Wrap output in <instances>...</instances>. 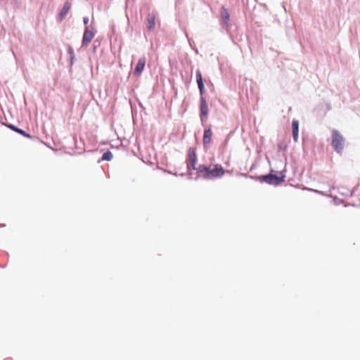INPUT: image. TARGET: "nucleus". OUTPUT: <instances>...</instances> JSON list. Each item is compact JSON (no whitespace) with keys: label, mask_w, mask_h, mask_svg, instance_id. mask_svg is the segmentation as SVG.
Segmentation results:
<instances>
[{"label":"nucleus","mask_w":360,"mask_h":360,"mask_svg":"<svg viewBox=\"0 0 360 360\" xmlns=\"http://www.w3.org/2000/svg\"><path fill=\"white\" fill-rule=\"evenodd\" d=\"M187 168L189 171L195 169V165L197 162V155L195 150L193 148H189L188 153Z\"/></svg>","instance_id":"7ed1b4c3"},{"label":"nucleus","mask_w":360,"mask_h":360,"mask_svg":"<svg viewBox=\"0 0 360 360\" xmlns=\"http://www.w3.org/2000/svg\"><path fill=\"white\" fill-rule=\"evenodd\" d=\"M112 154L110 151H107L103 154L102 160L105 161H110L112 159Z\"/></svg>","instance_id":"dca6fc26"},{"label":"nucleus","mask_w":360,"mask_h":360,"mask_svg":"<svg viewBox=\"0 0 360 360\" xmlns=\"http://www.w3.org/2000/svg\"><path fill=\"white\" fill-rule=\"evenodd\" d=\"M20 130H21L20 129L18 128V129L16 130V132L20 134Z\"/></svg>","instance_id":"5701e85b"},{"label":"nucleus","mask_w":360,"mask_h":360,"mask_svg":"<svg viewBox=\"0 0 360 360\" xmlns=\"http://www.w3.org/2000/svg\"><path fill=\"white\" fill-rule=\"evenodd\" d=\"M155 25V15L154 14H148L147 16V28L148 30L152 31L154 30Z\"/></svg>","instance_id":"f8f14e48"},{"label":"nucleus","mask_w":360,"mask_h":360,"mask_svg":"<svg viewBox=\"0 0 360 360\" xmlns=\"http://www.w3.org/2000/svg\"><path fill=\"white\" fill-rule=\"evenodd\" d=\"M338 191L342 196L352 197L354 194L353 191L343 186H338Z\"/></svg>","instance_id":"9b49d317"},{"label":"nucleus","mask_w":360,"mask_h":360,"mask_svg":"<svg viewBox=\"0 0 360 360\" xmlns=\"http://www.w3.org/2000/svg\"><path fill=\"white\" fill-rule=\"evenodd\" d=\"M208 115V107L205 99L203 97L200 98V119L203 121L204 117H207Z\"/></svg>","instance_id":"6e6552de"},{"label":"nucleus","mask_w":360,"mask_h":360,"mask_svg":"<svg viewBox=\"0 0 360 360\" xmlns=\"http://www.w3.org/2000/svg\"><path fill=\"white\" fill-rule=\"evenodd\" d=\"M71 8V4L70 2H65L63 9L60 12L58 15V20L59 21H62L63 19L65 18V16L67 15V13L69 12V11Z\"/></svg>","instance_id":"9d476101"},{"label":"nucleus","mask_w":360,"mask_h":360,"mask_svg":"<svg viewBox=\"0 0 360 360\" xmlns=\"http://www.w3.org/2000/svg\"><path fill=\"white\" fill-rule=\"evenodd\" d=\"M7 127H8L9 129H11V130H13V131H15V132H16V130L18 129V127H15V125L11 124H8V125H7Z\"/></svg>","instance_id":"aec40b11"},{"label":"nucleus","mask_w":360,"mask_h":360,"mask_svg":"<svg viewBox=\"0 0 360 360\" xmlns=\"http://www.w3.org/2000/svg\"><path fill=\"white\" fill-rule=\"evenodd\" d=\"M278 148L281 150H283L285 149V146H283V144H281V143L278 145Z\"/></svg>","instance_id":"412c9836"},{"label":"nucleus","mask_w":360,"mask_h":360,"mask_svg":"<svg viewBox=\"0 0 360 360\" xmlns=\"http://www.w3.org/2000/svg\"><path fill=\"white\" fill-rule=\"evenodd\" d=\"M145 65H146V58L144 57L141 58L139 60V61L134 68V75H135L136 77H139L144 70Z\"/></svg>","instance_id":"39448f33"},{"label":"nucleus","mask_w":360,"mask_h":360,"mask_svg":"<svg viewBox=\"0 0 360 360\" xmlns=\"http://www.w3.org/2000/svg\"><path fill=\"white\" fill-rule=\"evenodd\" d=\"M196 82L198 85L203 84L202 76L200 71H197L196 72Z\"/></svg>","instance_id":"f3484780"},{"label":"nucleus","mask_w":360,"mask_h":360,"mask_svg":"<svg viewBox=\"0 0 360 360\" xmlns=\"http://www.w3.org/2000/svg\"><path fill=\"white\" fill-rule=\"evenodd\" d=\"M212 131L210 128L205 129L203 133V143L205 146L210 143Z\"/></svg>","instance_id":"4468645a"},{"label":"nucleus","mask_w":360,"mask_h":360,"mask_svg":"<svg viewBox=\"0 0 360 360\" xmlns=\"http://www.w3.org/2000/svg\"><path fill=\"white\" fill-rule=\"evenodd\" d=\"M89 22V18L87 17L84 18V23L87 25Z\"/></svg>","instance_id":"4be33fe9"},{"label":"nucleus","mask_w":360,"mask_h":360,"mask_svg":"<svg viewBox=\"0 0 360 360\" xmlns=\"http://www.w3.org/2000/svg\"><path fill=\"white\" fill-rule=\"evenodd\" d=\"M195 170H196L198 173L201 174L204 179H210V167L205 165H200L198 167H195Z\"/></svg>","instance_id":"423d86ee"},{"label":"nucleus","mask_w":360,"mask_h":360,"mask_svg":"<svg viewBox=\"0 0 360 360\" xmlns=\"http://www.w3.org/2000/svg\"><path fill=\"white\" fill-rule=\"evenodd\" d=\"M198 87L199 89L200 94L202 95L204 93V91H205L204 84H198Z\"/></svg>","instance_id":"6ab92c4d"},{"label":"nucleus","mask_w":360,"mask_h":360,"mask_svg":"<svg viewBox=\"0 0 360 360\" xmlns=\"http://www.w3.org/2000/svg\"><path fill=\"white\" fill-rule=\"evenodd\" d=\"M20 134L22 135L25 137H27L28 139H32V136L29 134H27L26 131H23L22 129L20 130Z\"/></svg>","instance_id":"a211bd4d"},{"label":"nucleus","mask_w":360,"mask_h":360,"mask_svg":"<svg viewBox=\"0 0 360 360\" xmlns=\"http://www.w3.org/2000/svg\"><path fill=\"white\" fill-rule=\"evenodd\" d=\"M316 193H318L321 195H325L323 191L315 190ZM327 197H330L333 198V201L335 205H338L340 204H342L344 202V200L342 199L338 198L337 196H333L331 195H326Z\"/></svg>","instance_id":"2eb2a0df"},{"label":"nucleus","mask_w":360,"mask_h":360,"mask_svg":"<svg viewBox=\"0 0 360 360\" xmlns=\"http://www.w3.org/2000/svg\"><path fill=\"white\" fill-rule=\"evenodd\" d=\"M94 37V33L92 31L88 30V28H86L83 34L82 45L84 46H87L89 44V43L92 41Z\"/></svg>","instance_id":"0eeeda50"},{"label":"nucleus","mask_w":360,"mask_h":360,"mask_svg":"<svg viewBox=\"0 0 360 360\" xmlns=\"http://www.w3.org/2000/svg\"><path fill=\"white\" fill-rule=\"evenodd\" d=\"M292 132L294 140L296 141L299 134V121L293 120L292 122Z\"/></svg>","instance_id":"ddd939ff"},{"label":"nucleus","mask_w":360,"mask_h":360,"mask_svg":"<svg viewBox=\"0 0 360 360\" xmlns=\"http://www.w3.org/2000/svg\"><path fill=\"white\" fill-rule=\"evenodd\" d=\"M224 174V168L219 165H216L213 169L210 168V179L213 178L221 177Z\"/></svg>","instance_id":"20e7f679"},{"label":"nucleus","mask_w":360,"mask_h":360,"mask_svg":"<svg viewBox=\"0 0 360 360\" xmlns=\"http://www.w3.org/2000/svg\"><path fill=\"white\" fill-rule=\"evenodd\" d=\"M285 177V176L283 174L282 172L278 175V174L274 173V170L271 169L270 173L259 176V179L262 182L276 186L281 184L284 181Z\"/></svg>","instance_id":"f257e3e1"},{"label":"nucleus","mask_w":360,"mask_h":360,"mask_svg":"<svg viewBox=\"0 0 360 360\" xmlns=\"http://www.w3.org/2000/svg\"><path fill=\"white\" fill-rule=\"evenodd\" d=\"M332 146L338 153H340L344 148V139L336 130H333L332 133Z\"/></svg>","instance_id":"f03ea898"},{"label":"nucleus","mask_w":360,"mask_h":360,"mask_svg":"<svg viewBox=\"0 0 360 360\" xmlns=\"http://www.w3.org/2000/svg\"><path fill=\"white\" fill-rule=\"evenodd\" d=\"M220 15H221V18L223 20V25L228 26L229 18H230L229 13L228 11V10L226 8H225L224 7H221V11H220Z\"/></svg>","instance_id":"1a4fd4ad"}]
</instances>
